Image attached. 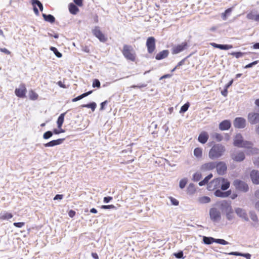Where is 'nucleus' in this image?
Returning a JSON list of instances; mask_svg holds the SVG:
<instances>
[{
    "label": "nucleus",
    "instance_id": "nucleus-22",
    "mask_svg": "<svg viewBox=\"0 0 259 259\" xmlns=\"http://www.w3.org/2000/svg\"><path fill=\"white\" fill-rule=\"evenodd\" d=\"M210 45L215 48H219L221 50H229L232 49L233 46L230 45H220L214 42L210 43Z\"/></svg>",
    "mask_w": 259,
    "mask_h": 259
},
{
    "label": "nucleus",
    "instance_id": "nucleus-2",
    "mask_svg": "<svg viewBox=\"0 0 259 259\" xmlns=\"http://www.w3.org/2000/svg\"><path fill=\"white\" fill-rule=\"evenodd\" d=\"M225 151V148L221 144H215L210 149L208 156L211 159H214L221 157Z\"/></svg>",
    "mask_w": 259,
    "mask_h": 259
},
{
    "label": "nucleus",
    "instance_id": "nucleus-60",
    "mask_svg": "<svg viewBox=\"0 0 259 259\" xmlns=\"http://www.w3.org/2000/svg\"><path fill=\"white\" fill-rule=\"evenodd\" d=\"M0 51L5 53V54H7V55L11 54V52L9 51L7 49H6L5 48H0Z\"/></svg>",
    "mask_w": 259,
    "mask_h": 259
},
{
    "label": "nucleus",
    "instance_id": "nucleus-19",
    "mask_svg": "<svg viewBox=\"0 0 259 259\" xmlns=\"http://www.w3.org/2000/svg\"><path fill=\"white\" fill-rule=\"evenodd\" d=\"M243 137L240 134H238L236 135L234 140V145L235 146L240 147L243 142Z\"/></svg>",
    "mask_w": 259,
    "mask_h": 259
},
{
    "label": "nucleus",
    "instance_id": "nucleus-10",
    "mask_svg": "<svg viewBox=\"0 0 259 259\" xmlns=\"http://www.w3.org/2000/svg\"><path fill=\"white\" fill-rule=\"evenodd\" d=\"M93 33L101 42H105L107 40V37L102 32L98 27H96L93 30Z\"/></svg>",
    "mask_w": 259,
    "mask_h": 259
},
{
    "label": "nucleus",
    "instance_id": "nucleus-34",
    "mask_svg": "<svg viewBox=\"0 0 259 259\" xmlns=\"http://www.w3.org/2000/svg\"><path fill=\"white\" fill-rule=\"evenodd\" d=\"M212 177V174H210L207 177H206L202 181H200L199 183V185L200 186H202L206 184L208 181Z\"/></svg>",
    "mask_w": 259,
    "mask_h": 259
},
{
    "label": "nucleus",
    "instance_id": "nucleus-43",
    "mask_svg": "<svg viewBox=\"0 0 259 259\" xmlns=\"http://www.w3.org/2000/svg\"><path fill=\"white\" fill-rule=\"evenodd\" d=\"M82 106L84 107L91 108L92 111L93 112V111H94L95 108H96L97 105H96V103L93 102V103H90L88 104L83 105H82Z\"/></svg>",
    "mask_w": 259,
    "mask_h": 259
},
{
    "label": "nucleus",
    "instance_id": "nucleus-47",
    "mask_svg": "<svg viewBox=\"0 0 259 259\" xmlns=\"http://www.w3.org/2000/svg\"><path fill=\"white\" fill-rule=\"evenodd\" d=\"M250 217L252 221L255 222H258V218L256 214L253 212H250Z\"/></svg>",
    "mask_w": 259,
    "mask_h": 259
},
{
    "label": "nucleus",
    "instance_id": "nucleus-1",
    "mask_svg": "<svg viewBox=\"0 0 259 259\" xmlns=\"http://www.w3.org/2000/svg\"><path fill=\"white\" fill-rule=\"evenodd\" d=\"M220 185L222 190H226L230 187V182L224 178H217L208 184L207 189L208 190H212L219 187Z\"/></svg>",
    "mask_w": 259,
    "mask_h": 259
},
{
    "label": "nucleus",
    "instance_id": "nucleus-53",
    "mask_svg": "<svg viewBox=\"0 0 259 259\" xmlns=\"http://www.w3.org/2000/svg\"><path fill=\"white\" fill-rule=\"evenodd\" d=\"M189 106H190V104H189V103H187L185 104H184L183 106H182V107H181V110H180V112H186V111L188 110V108H189Z\"/></svg>",
    "mask_w": 259,
    "mask_h": 259
},
{
    "label": "nucleus",
    "instance_id": "nucleus-39",
    "mask_svg": "<svg viewBox=\"0 0 259 259\" xmlns=\"http://www.w3.org/2000/svg\"><path fill=\"white\" fill-rule=\"evenodd\" d=\"M194 155L197 158H200L202 155V149L200 148H196L194 150Z\"/></svg>",
    "mask_w": 259,
    "mask_h": 259
},
{
    "label": "nucleus",
    "instance_id": "nucleus-62",
    "mask_svg": "<svg viewBox=\"0 0 259 259\" xmlns=\"http://www.w3.org/2000/svg\"><path fill=\"white\" fill-rule=\"evenodd\" d=\"M63 198V195L61 194H57L56 195L55 197L54 198V200H61Z\"/></svg>",
    "mask_w": 259,
    "mask_h": 259
},
{
    "label": "nucleus",
    "instance_id": "nucleus-5",
    "mask_svg": "<svg viewBox=\"0 0 259 259\" xmlns=\"http://www.w3.org/2000/svg\"><path fill=\"white\" fill-rule=\"evenodd\" d=\"M233 185L236 189L243 192H246L249 190L248 185L244 181L240 180H235L233 182Z\"/></svg>",
    "mask_w": 259,
    "mask_h": 259
},
{
    "label": "nucleus",
    "instance_id": "nucleus-8",
    "mask_svg": "<svg viewBox=\"0 0 259 259\" xmlns=\"http://www.w3.org/2000/svg\"><path fill=\"white\" fill-rule=\"evenodd\" d=\"M27 89L24 83H21L19 88H16L15 90L16 96L20 98H24L26 97Z\"/></svg>",
    "mask_w": 259,
    "mask_h": 259
},
{
    "label": "nucleus",
    "instance_id": "nucleus-35",
    "mask_svg": "<svg viewBox=\"0 0 259 259\" xmlns=\"http://www.w3.org/2000/svg\"><path fill=\"white\" fill-rule=\"evenodd\" d=\"M247 54H254V53H251V52H232L231 53V55L236 58H239L240 57H242L244 55Z\"/></svg>",
    "mask_w": 259,
    "mask_h": 259
},
{
    "label": "nucleus",
    "instance_id": "nucleus-13",
    "mask_svg": "<svg viewBox=\"0 0 259 259\" xmlns=\"http://www.w3.org/2000/svg\"><path fill=\"white\" fill-rule=\"evenodd\" d=\"M234 125L238 128H243L246 126V120L241 117L236 118L234 122Z\"/></svg>",
    "mask_w": 259,
    "mask_h": 259
},
{
    "label": "nucleus",
    "instance_id": "nucleus-54",
    "mask_svg": "<svg viewBox=\"0 0 259 259\" xmlns=\"http://www.w3.org/2000/svg\"><path fill=\"white\" fill-rule=\"evenodd\" d=\"M101 208L104 209H116V206H115L114 205H102Z\"/></svg>",
    "mask_w": 259,
    "mask_h": 259
},
{
    "label": "nucleus",
    "instance_id": "nucleus-4",
    "mask_svg": "<svg viewBox=\"0 0 259 259\" xmlns=\"http://www.w3.org/2000/svg\"><path fill=\"white\" fill-rule=\"evenodd\" d=\"M222 207L226 210V215L228 220L231 221L234 218L233 209L230 203L227 201H223L221 203Z\"/></svg>",
    "mask_w": 259,
    "mask_h": 259
},
{
    "label": "nucleus",
    "instance_id": "nucleus-27",
    "mask_svg": "<svg viewBox=\"0 0 259 259\" xmlns=\"http://www.w3.org/2000/svg\"><path fill=\"white\" fill-rule=\"evenodd\" d=\"M12 217L13 214L7 211H4L0 213V220H8Z\"/></svg>",
    "mask_w": 259,
    "mask_h": 259
},
{
    "label": "nucleus",
    "instance_id": "nucleus-9",
    "mask_svg": "<svg viewBox=\"0 0 259 259\" xmlns=\"http://www.w3.org/2000/svg\"><path fill=\"white\" fill-rule=\"evenodd\" d=\"M216 162V166L215 168L217 169V171L219 175H224L227 169V166L225 162L223 161H219L215 162Z\"/></svg>",
    "mask_w": 259,
    "mask_h": 259
},
{
    "label": "nucleus",
    "instance_id": "nucleus-36",
    "mask_svg": "<svg viewBox=\"0 0 259 259\" xmlns=\"http://www.w3.org/2000/svg\"><path fill=\"white\" fill-rule=\"evenodd\" d=\"M195 191L196 189L194 184L190 183L187 187V193L189 194H193Z\"/></svg>",
    "mask_w": 259,
    "mask_h": 259
},
{
    "label": "nucleus",
    "instance_id": "nucleus-63",
    "mask_svg": "<svg viewBox=\"0 0 259 259\" xmlns=\"http://www.w3.org/2000/svg\"><path fill=\"white\" fill-rule=\"evenodd\" d=\"M221 94L224 97H226L228 94V89H226L225 87V89H224V90L221 92Z\"/></svg>",
    "mask_w": 259,
    "mask_h": 259
},
{
    "label": "nucleus",
    "instance_id": "nucleus-18",
    "mask_svg": "<svg viewBox=\"0 0 259 259\" xmlns=\"http://www.w3.org/2000/svg\"><path fill=\"white\" fill-rule=\"evenodd\" d=\"M232 158L236 161L240 162L245 159V154L243 152H239L232 155Z\"/></svg>",
    "mask_w": 259,
    "mask_h": 259
},
{
    "label": "nucleus",
    "instance_id": "nucleus-16",
    "mask_svg": "<svg viewBox=\"0 0 259 259\" xmlns=\"http://www.w3.org/2000/svg\"><path fill=\"white\" fill-rule=\"evenodd\" d=\"M32 5L33 6V11L35 14L37 16L39 15V12L36 5L38 6L40 11H43V6L42 4L38 0H31Z\"/></svg>",
    "mask_w": 259,
    "mask_h": 259
},
{
    "label": "nucleus",
    "instance_id": "nucleus-12",
    "mask_svg": "<svg viewBox=\"0 0 259 259\" xmlns=\"http://www.w3.org/2000/svg\"><path fill=\"white\" fill-rule=\"evenodd\" d=\"M215 166L216 162L211 161L202 164L201 166L200 169L201 171L205 172L213 169L215 168Z\"/></svg>",
    "mask_w": 259,
    "mask_h": 259
},
{
    "label": "nucleus",
    "instance_id": "nucleus-42",
    "mask_svg": "<svg viewBox=\"0 0 259 259\" xmlns=\"http://www.w3.org/2000/svg\"><path fill=\"white\" fill-rule=\"evenodd\" d=\"M259 153V149L257 148L252 147L250 148V149H248L247 153L249 154H255Z\"/></svg>",
    "mask_w": 259,
    "mask_h": 259
},
{
    "label": "nucleus",
    "instance_id": "nucleus-51",
    "mask_svg": "<svg viewBox=\"0 0 259 259\" xmlns=\"http://www.w3.org/2000/svg\"><path fill=\"white\" fill-rule=\"evenodd\" d=\"M174 255H175L178 258L184 259L185 258L184 256L183 252L182 251H180L177 253H174Z\"/></svg>",
    "mask_w": 259,
    "mask_h": 259
},
{
    "label": "nucleus",
    "instance_id": "nucleus-59",
    "mask_svg": "<svg viewBox=\"0 0 259 259\" xmlns=\"http://www.w3.org/2000/svg\"><path fill=\"white\" fill-rule=\"evenodd\" d=\"M73 2L78 7L83 6V0H73Z\"/></svg>",
    "mask_w": 259,
    "mask_h": 259
},
{
    "label": "nucleus",
    "instance_id": "nucleus-61",
    "mask_svg": "<svg viewBox=\"0 0 259 259\" xmlns=\"http://www.w3.org/2000/svg\"><path fill=\"white\" fill-rule=\"evenodd\" d=\"M113 198L111 196L105 197L103 199V202L104 203H107L109 202L111 200H112Z\"/></svg>",
    "mask_w": 259,
    "mask_h": 259
},
{
    "label": "nucleus",
    "instance_id": "nucleus-23",
    "mask_svg": "<svg viewBox=\"0 0 259 259\" xmlns=\"http://www.w3.org/2000/svg\"><path fill=\"white\" fill-rule=\"evenodd\" d=\"M231 126V123L229 120H225L220 123L219 128L222 131L228 130Z\"/></svg>",
    "mask_w": 259,
    "mask_h": 259
},
{
    "label": "nucleus",
    "instance_id": "nucleus-48",
    "mask_svg": "<svg viewBox=\"0 0 259 259\" xmlns=\"http://www.w3.org/2000/svg\"><path fill=\"white\" fill-rule=\"evenodd\" d=\"M200 201L204 203H209L210 201V198L207 196H204L200 199Z\"/></svg>",
    "mask_w": 259,
    "mask_h": 259
},
{
    "label": "nucleus",
    "instance_id": "nucleus-20",
    "mask_svg": "<svg viewBox=\"0 0 259 259\" xmlns=\"http://www.w3.org/2000/svg\"><path fill=\"white\" fill-rule=\"evenodd\" d=\"M169 54V51L167 50H163L157 53L155 56L157 60H160L166 58Z\"/></svg>",
    "mask_w": 259,
    "mask_h": 259
},
{
    "label": "nucleus",
    "instance_id": "nucleus-64",
    "mask_svg": "<svg viewBox=\"0 0 259 259\" xmlns=\"http://www.w3.org/2000/svg\"><path fill=\"white\" fill-rule=\"evenodd\" d=\"M57 84L61 88H64V89L66 88V87L65 84L64 83H63L61 81H59L57 82Z\"/></svg>",
    "mask_w": 259,
    "mask_h": 259
},
{
    "label": "nucleus",
    "instance_id": "nucleus-14",
    "mask_svg": "<svg viewBox=\"0 0 259 259\" xmlns=\"http://www.w3.org/2000/svg\"><path fill=\"white\" fill-rule=\"evenodd\" d=\"M235 213L237 215L243 219L245 221H248L249 219L247 217V214L245 211V210L242 208L237 207L235 209Z\"/></svg>",
    "mask_w": 259,
    "mask_h": 259
},
{
    "label": "nucleus",
    "instance_id": "nucleus-46",
    "mask_svg": "<svg viewBox=\"0 0 259 259\" xmlns=\"http://www.w3.org/2000/svg\"><path fill=\"white\" fill-rule=\"evenodd\" d=\"M215 243L222 245H227L230 244L229 242L222 239H215Z\"/></svg>",
    "mask_w": 259,
    "mask_h": 259
},
{
    "label": "nucleus",
    "instance_id": "nucleus-6",
    "mask_svg": "<svg viewBox=\"0 0 259 259\" xmlns=\"http://www.w3.org/2000/svg\"><path fill=\"white\" fill-rule=\"evenodd\" d=\"M146 46L149 54H152L156 49V39L153 36L147 38Z\"/></svg>",
    "mask_w": 259,
    "mask_h": 259
},
{
    "label": "nucleus",
    "instance_id": "nucleus-21",
    "mask_svg": "<svg viewBox=\"0 0 259 259\" xmlns=\"http://www.w3.org/2000/svg\"><path fill=\"white\" fill-rule=\"evenodd\" d=\"M231 193V190H229L226 192H222L221 190L218 189L217 190L214 192V195L217 197L225 198L228 197Z\"/></svg>",
    "mask_w": 259,
    "mask_h": 259
},
{
    "label": "nucleus",
    "instance_id": "nucleus-40",
    "mask_svg": "<svg viewBox=\"0 0 259 259\" xmlns=\"http://www.w3.org/2000/svg\"><path fill=\"white\" fill-rule=\"evenodd\" d=\"M188 182V179L186 178H183L180 181L179 187L181 189H184Z\"/></svg>",
    "mask_w": 259,
    "mask_h": 259
},
{
    "label": "nucleus",
    "instance_id": "nucleus-26",
    "mask_svg": "<svg viewBox=\"0 0 259 259\" xmlns=\"http://www.w3.org/2000/svg\"><path fill=\"white\" fill-rule=\"evenodd\" d=\"M69 12L73 15H76L79 12V9L73 3L69 4L68 6Z\"/></svg>",
    "mask_w": 259,
    "mask_h": 259
},
{
    "label": "nucleus",
    "instance_id": "nucleus-17",
    "mask_svg": "<svg viewBox=\"0 0 259 259\" xmlns=\"http://www.w3.org/2000/svg\"><path fill=\"white\" fill-rule=\"evenodd\" d=\"M65 139H58L57 140H52L47 143L44 144L45 147H54L55 146L59 145L63 143Z\"/></svg>",
    "mask_w": 259,
    "mask_h": 259
},
{
    "label": "nucleus",
    "instance_id": "nucleus-58",
    "mask_svg": "<svg viewBox=\"0 0 259 259\" xmlns=\"http://www.w3.org/2000/svg\"><path fill=\"white\" fill-rule=\"evenodd\" d=\"M13 225L16 227L22 228L25 225V223L24 222L14 223Z\"/></svg>",
    "mask_w": 259,
    "mask_h": 259
},
{
    "label": "nucleus",
    "instance_id": "nucleus-45",
    "mask_svg": "<svg viewBox=\"0 0 259 259\" xmlns=\"http://www.w3.org/2000/svg\"><path fill=\"white\" fill-rule=\"evenodd\" d=\"M53 133L51 131H47L43 135V138L44 139H49L53 136Z\"/></svg>",
    "mask_w": 259,
    "mask_h": 259
},
{
    "label": "nucleus",
    "instance_id": "nucleus-55",
    "mask_svg": "<svg viewBox=\"0 0 259 259\" xmlns=\"http://www.w3.org/2000/svg\"><path fill=\"white\" fill-rule=\"evenodd\" d=\"M64 132H65V130H63L61 127H60V128H58V129L55 128L53 131V133L56 135L59 134L60 133H64Z\"/></svg>",
    "mask_w": 259,
    "mask_h": 259
},
{
    "label": "nucleus",
    "instance_id": "nucleus-52",
    "mask_svg": "<svg viewBox=\"0 0 259 259\" xmlns=\"http://www.w3.org/2000/svg\"><path fill=\"white\" fill-rule=\"evenodd\" d=\"M100 82L98 79H95L93 80L92 86L93 88L97 87L100 88Z\"/></svg>",
    "mask_w": 259,
    "mask_h": 259
},
{
    "label": "nucleus",
    "instance_id": "nucleus-3",
    "mask_svg": "<svg viewBox=\"0 0 259 259\" xmlns=\"http://www.w3.org/2000/svg\"><path fill=\"white\" fill-rule=\"evenodd\" d=\"M121 52L126 60L132 62H135L136 60V53L132 46L124 45Z\"/></svg>",
    "mask_w": 259,
    "mask_h": 259
},
{
    "label": "nucleus",
    "instance_id": "nucleus-56",
    "mask_svg": "<svg viewBox=\"0 0 259 259\" xmlns=\"http://www.w3.org/2000/svg\"><path fill=\"white\" fill-rule=\"evenodd\" d=\"M170 200L171 203L172 205H175V206H177L179 205V201L177 200L176 199H175L172 197H170Z\"/></svg>",
    "mask_w": 259,
    "mask_h": 259
},
{
    "label": "nucleus",
    "instance_id": "nucleus-24",
    "mask_svg": "<svg viewBox=\"0 0 259 259\" xmlns=\"http://www.w3.org/2000/svg\"><path fill=\"white\" fill-rule=\"evenodd\" d=\"M208 139V135L205 132H202L199 136L198 140V141L202 143L205 144Z\"/></svg>",
    "mask_w": 259,
    "mask_h": 259
},
{
    "label": "nucleus",
    "instance_id": "nucleus-33",
    "mask_svg": "<svg viewBox=\"0 0 259 259\" xmlns=\"http://www.w3.org/2000/svg\"><path fill=\"white\" fill-rule=\"evenodd\" d=\"M253 146V143L250 141H243L242 145L240 146L239 148H244L247 149H250Z\"/></svg>",
    "mask_w": 259,
    "mask_h": 259
},
{
    "label": "nucleus",
    "instance_id": "nucleus-25",
    "mask_svg": "<svg viewBox=\"0 0 259 259\" xmlns=\"http://www.w3.org/2000/svg\"><path fill=\"white\" fill-rule=\"evenodd\" d=\"M248 118L251 124H255L259 122V114H248Z\"/></svg>",
    "mask_w": 259,
    "mask_h": 259
},
{
    "label": "nucleus",
    "instance_id": "nucleus-29",
    "mask_svg": "<svg viewBox=\"0 0 259 259\" xmlns=\"http://www.w3.org/2000/svg\"><path fill=\"white\" fill-rule=\"evenodd\" d=\"M29 99L32 101L36 100L38 99V95L33 90H30L28 93Z\"/></svg>",
    "mask_w": 259,
    "mask_h": 259
},
{
    "label": "nucleus",
    "instance_id": "nucleus-32",
    "mask_svg": "<svg viewBox=\"0 0 259 259\" xmlns=\"http://www.w3.org/2000/svg\"><path fill=\"white\" fill-rule=\"evenodd\" d=\"M203 241L204 243L205 244H211L213 242H215V239L211 237L204 236L203 238Z\"/></svg>",
    "mask_w": 259,
    "mask_h": 259
},
{
    "label": "nucleus",
    "instance_id": "nucleus-57",
    "mask_svg": "<svg viewBox=\"0 0 259 259\" xmlns=\"http://www.w3.org/2000/svg\"><path fill=\"white\" fill-rule=\"evenodd\" d=\"M258 63V61L256 60V61H254L247 65H246L244 68H250V67H252L253 65H256L257 64V63Z\"/></svg>",
    "mask_w": 259,
    "mask_h": 259
},
{
    "label": "nucleus",
    "instance_id": "nucleus-41",
    "mask_svg": "<svg viewBox=\"0 0 259 259\" xmlns=\"http://www.w3.org/2000/svg\"><path fill=\"white\" fill-rule=\"evenodd\" d=\"M256 15H255L252 11L250 12L246 15V18L248 19L254 20L255 21H256Z\"/></svg>",
    "mask_w": 259,
    "mask_h": 259
},
{
    "label": "nucleus",
    "instance_id": "nucleus-50",
    "mask_svg": "<svg viewBox=\"0 0 259 259\" xmlns=\"http://www.w3.org/2000/svg\"><path fill=\"white\" fill-rule=\"evenodd\" d=\"M232 11V8H229L227 9L224 13L222 14V18L224 20L227 19V15L231 13Z\"/></svg>",
    "mask_w": 259,
    "mask_h": 259
},
{
    "label": "nucleus",
    "instance_id": "nucleus-44",
    "mask_svg": "<svg viewBox=\"0 0 259 259\" xmlns=\"http://www.w3.org/2000/svg\"><path fill=\"white\" fill-rule=\"evenodd\" d=\"M50 50L53 52V53L55 54V55L58 57V58H61L62 56V55L61 53H60L58 50L57 49V48H56L55 47H50Z\"/></svg>",
    "mask_w": 259,
    "mask_h": 259
},
{
    "label": "nucleus",
    "instance_id": "nucleus-30",
    "mask_svg": "<svg viewBox=\"0 0 259 259\" xmlns=\"http://www.w3.org/2000/svg\"><path fill=\"white\" fill-rule=\"evenodd\" d=\"M42 17L46 21L50 22L51 23H53L55 21V17L51 14L46 15L45 14H42Z\"/></svg>",
    "mask_w": 259,
    "mask_h": 259
},
{
    "label": "nucleus",
    "instance_id": "nucleus-31",
    "mask_svg": "<svg viewBox=\"0 0 259 259\" xmlns=\"http://www.w3.org/2000/svg\"><path fill=\"white\" fill-rule=\"evenodd\" d=\"M92 93V91H89L87 93H83L82 94V95L75 98H73L72 100V101L73 102H76L78 100H80L81 99H82V98L88 96V95H90L91 93Z\"/></svg>",
    "mask_w": 259,
    "mask_h": 259
},
{
    "label": "nucleus",
    "instance_id": "nucleus-28",
    "mask_svg": "<svg viewBox=\"0 0 259 259\" xmlns=\"http://www.w3.org/2000/svg\"><path fill=\"white\" fill-rule=\"evenodd\" d=\"M226 254H227L229 255H236V256H241L245 257L247 259H250L251 256V255L250 253H240V252H229L228 253H226Z\"/></svg>",
    "mask_w": 259,
    "mask_h": 259
},
{
    "label": "nucleus",
    "instance_id": "nucleus-15",
    "mask_svg": "<svg viewBox=\"0 0 259 259\" xmlns=\"http://www.w3.org/2000/svg\"><path fill=\"white\" fill-rule=\"evenodd\" d=\"M252 182L255 185L259 184V172L256 170H252L250 174Z\"/></svg>",
    "mask_w": 259,
    "mask_h": 259
},
{
    "label": "nucleus",
    "instance_id": "nucleus-11",
    "mask_svg": "<svg viewBox=\"0 0 259 259\" xmlns=\"http://www.w3.org/2000/svg\"><path fill=\"white\" fill-rule=\"evenodd\" d=\"M188 47V44L187 42H183L182 44L174 46L171 50V53L172 54H178L185 49Z\"/></svg>",
    "mask_w": 259,
    "mask_h": 259
},
{
    "label": "nucleus",
    "instance_id": "nucleus-37",
    "mask_svg": "<svg viewBox=\"0 0 259 259\" xmlns=\"http://www.w3.org/2000/svg\"><path fill=\"white\" fill-rule=\"evenodd\" d=\"M202 178V174L200 171H197L193 175L192 180L194 182H198Z\"/></svg>",
    "mask_w": 259,
    "mask_h": 259
},
{
    "label": "nucleus",
    "instance_id": "nucleus-7",
    "mask_svg": "<svg viewBox=\"0 0 259 259\" xmlns=\"http://www.w3.org/2000/svg\"><path fill=\"white\" fill-rule=\"evenodd\" d=\"M209 216L211 220L215 223L220 222L221 219V213L217 208L213 207L209 210Z\"/></svg>",
    "mask_w": 259,
    "mask_h": 259
},
{
    "label": "nucleus",
    "instance_id": "nucleus-38",
    "mask_svg": "<svg viewBox=\"0 0 259 259\" xmlns=\"http://www.w3.org/2000/svg\"><path fill=\"white\" fill-rule=\"evenodd\" d=\"M64 115L65 114H60L59 117L58 118L57 123V126L58 128H60V127H62V125L64 122Z\"/></svg>",
    "mask_w": 259,
    "mask_h": 259
},
{
    "label": "nucleus",
    "instance_id": "nucleus-49",
    "mask_svg": "<svg viewBox=\"0 0 259 259\" xmlns=\"http://www.w3.org/2000/svg\"><path fill=\"white\" fill-rule=\"evenodd\" d=\"M213 138H214L217 141H221L223 140V136L221 134L218 133H215L213 135Z\"/></svg>",
    "mask_w": 259,
    "mask_h": 259
}]
</instances>
